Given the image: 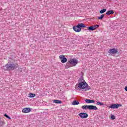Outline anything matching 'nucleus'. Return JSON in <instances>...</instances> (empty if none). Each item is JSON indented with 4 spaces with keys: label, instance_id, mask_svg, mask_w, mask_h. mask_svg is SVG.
Instances as JSON below:
<instances>
[{
    "label": "nucleus",
    "instance_id": "20",
    "mask_svg": "<svg viewBox=\"0 0 127 127\" xmlns=\"http://www.w3.org/2000/svg\"><path fill=\"white\" fill-rule=\"evenodd\" d=\"M104 16H105L104 14H102L100 17H98V19H103V18H104Z\"/></svg>",
    "mask_w": 127,
    "mask_h": 127
},
{
    "label": "nucleus",
    "instance_id": "12",
    "mask_svg": "<svg viewBox=\"0 0 127 127\" xmlns=\"http://www.w3.org/2000/svg\"><path fill=\"white\" fill-rule=\"evenodd\" d=\"M71 67H73V66L71 64V63L70 62V61H69L65 65V69H69V68H71Z\"/></svg>",
    "mask_w": 127,
    "mask_h": 127
},
{
    "label": "nucleus",
    "instance_id": "4",
    "mask_svg": "<svg viewBox=\"0 0 127 127\" xmlns=\"http://www.w3.org/2000/svg\"><path fill=\"white\" fill-rule=\"evenodd\" d=\"M81 109L82 110H94L95 111H97L98 110V108L94 105H83L82 106Z\"/></svg>",
    "mask_w": 127,
    "mask_h": 127
},
{
    "label": "nucleus",
    "instance_id": "10",
    "mask_svg": "<svg viewBox=\"0 0 127 127\" xmlns=\"http://www.w3.org/2000/svg\"><path fill=\"white\" fill-rule=\"evenodd\" d=\"M98 27H99V25H95L94 26L88 27L87 28L88 30H91L92 31H93V30H96V29H97V28H98Z\"/></svg>",
    "mask_w": 127,
    "mask_h": 127
},
{
    "label": "nucleus",
    "instance_id": "21",
    "mask_svg": "<svg viewBox=\"0 0 127 127\" xmlns=\"http://www.w3.org/2000/svg\"><path fill=\"white\" fill-rule=\"evenodd\" d=\"M0 124H1V126H4V125H5V123L4 122V121H0Z\"/></svg>",
    "mask_w": 127,
    "mask_h": 127
},
{
    "label": "nucleus",
    "instance_id": "1",
    "mask_svg": "<svg viewBox=\"0 0 127 127\" xmlns=\"http://www.w3.org/2000/svg\"><path fill=\"white\" fill-rule=\"evenodd\" d=\"M88 87V83H86V81H81L77 85H76L75 86V89H76V90H78V89H81V90H85L87 89V90H89Z\"/></svg>",
    "mask_w": 127,
    "mask_h": 127
},
{
    "label": "nucleus",
    "instance_id": "18",
    "mask_svg": "<svg viewBox=\"0 0 127 127\" xmlns=\"http://www.w3.org/2000/svg\"><path fill=\"white\" fill-rule=\"evenodd\" d=\"M106 11H107V9H103L100 11V13L102 14V13H104V12H106Z\"/></svg>",
    "mask_w": 127,
    "mask_h": 127
},
{
    "label": "nucleus",
    "instance_id": "19",
    "mask_svg": "<svg viewBox=\"0 0 127 127\" xmlns=\"http://www.w3.org/2000/svg\"><path fill=\"white\" fill-rule=\"evenodd\" d=\"M96 105H97V106H104V103L100 102H97Z\"/></svg>",
    "mask_w": 127,
    "mask_h": 127
},
{
    "label": "nucleus",
    "instance_id": "13",
    "mask_svg": "<svg viewBox=\"0 0 127 127\" xmlns=\"http://www.w3.org/2000/svg\"><path fill=\"white\" fill-rule=\"evenodd\" d=\"M86 103H87L88 104H92L95 103V101L93 100L90 99H86L85 100Z\"/></svg>",
    "mask_w": 127,
    "mask_h": 127
},
{
    "label": "nucleus",
    "instance_id": "23",
    "mask_svg": "<svg viewBox=\"0 0 127 127\" xmlns=\"http://www.w3.org/2000/svg\"><path fill=\"white\" fill-rule=\"evenodd\" d=\"M111 119L112 120H116V116L114 115H111Z\"/></svg>",
    "mask_w": 127,
    "mask_h": 127
},
{
    "label": "nucleus",
    "instance_id": "17",
    "mask_svg": "<svg viewBox=\"0 0 127 127\" xmlns=\"http://www.w3.org/2000/svg\"><path fill=\"white\" fill-rule=\"evenodd\" d=\"M29 96V98H34V97H35V94H33V93H29L28 94Z\"/></svg>",
    "mask_w": 127,
    "mask_h": 127
},
{
    "label": "nucleus",
    "instance_id": "3",
    "mask_svg": "<svg viewBox=\"0 0 127 127\" xmlns=\"http://www.w3.org/2000/svg\"><path fill=\"white\" fill-rule=\"evenodd\" d=\"M18 64H10V62H8L7 64L5 65V67L8 69V70H14L17 68Z\"/></svg>",
    "mask_w": 127,
    "mask_h": 127
},
{
    "label": "nucleus",
    "instance_id": "16",
    "mask_svg": "<svg viewBox=\"0 0 127 127\" xmlns=\"http://www.w3.org/2000/svg\"><path fill=\"white\" fill-rule=\"evenodd\" d=\"M107 15H110V14H114V10H109L106 12Z\"/></svg>",
    "mask_w": 127,
    "mask_h": 127
},
{
    "label": "nucleus",
    "instance_id": "9",
    "mask_svg": "<svg viewBox=\"0 0 127 127\" xmlns=\"http://www.w3.org/2000/svg\"><path fill=\"white\" fill-rule=\"evenodd\" d=\"M119 107H122L121 104H114L109 106L110 109H118Z\"/></svg>",
    "mask_w": 127,
    "mask_h": 127
},
{
    "label": "nucleus",
    "instance_id": "8",
    "mask_svg": "<svg viewBox=\"0 0 127 127\" xmlns=\"http://www.w3.org/2000/svg\"><path fill=\"white\" fill-rule=\"evenodd\" d=\"M78 116L81 118V119H87L88 118V114L86 113H81L78 114Z\"/></svg>",
    "mask_w": 127,
    "mask_h": 127
},
{
    "label": "nucleus",
    "instance_id": "7",
    "mask_svg": "<svg viewBox=\"0 0 127 127\" xmlns=\"http://www.w3.org/2000/svg\"><path fill=\"white\" fill-rule=\"evenodd\" d=\"M108 53L111 54L112 55H114V54H117L118 53V50L115 48L111 49L108 51Z\"/></svg>",
    "mask_w": 127,
    "mask_h": 127
},
{
    "label": "nucleus",
    "instance_id": "14",
    "mask_svg": "<svg viewBox=\"0 0 127 127\" xmlns=\"http://www.w3.org/2000/svg\"><path fill=\"white\" fill-rule=\"evenodd\" d=\"M80 104V102H78L77 100L73 101L72 103H71V105L72 106H76L77 105H79Z\"/></svg>",
    "mask_w": 127,
    "mask_h": 127
},
{
    "label": "nucleus",
    "instance_id": "24",
    "mask_svg": "<svg viewBox=\"0 0 127 127\" xmlns=\"http://www.w3.org/2000/svg\"><path fill=\"white\" fill-rule=\"evenodd\" d=\"M124 89H125V91H126V92H127V86H126Z\"/></svg>",
    "mask_w": 127,
    "mask_h": 127
},
{
    "label": "nucleus",
    "instance_id": "11",
    "mask_svg": "<svg viewBox=\"0 0 127 127\" xmlns=\"http://www.w3.org/2000/svg\"><path fill=\"white\" fill-rule=\"evenodd\" d=\"M22 113L24 114H27L28 113H30L31 112V109L30 108H25L22 110Z\"/></svg>",
    "mask_w": 127,
    "mask_h": 127
},
{
    "label": "nucleus",
    "instance_id": "5",
    "mask_svg": "<svg viewBox=\"0 0 127 127\" xmlns=\"http://www.w3.org/2000/svg\"><path fill=\"white\" fill-rule=\"evenodd\" d=\"M69 62L70 63V64H71L72 67H74L78 64V60L76 59H72L69 61Z\"/></svg>",
    "mask_w": 127,
    "mask_h": 127
},
{
    "label": "nucleus",
    "instance_id": "15",
    "mask_svg": "<svg viewBox=\"0 0 127 127\" xmlns=\"http://www.w3.org/2000/svg\"><path fill=\"white\" fill-rule=\"evenodd\" d=\"M53 103H55V104H62V101L55 99L53 101Z\"/></svg>",
    "mask_w": 127,
    "mask_h": 127
},
{
    "label": "nucleus",
    "instance_id": "22",
    "mask_svg": "<svg viewBox=\"0 0 127 127\" xmlns=\"http://www.w3.org/2000/svg\"><path fill=\"white\" fill-rule=\"evenodd\" d=\"M4 117H5L6 118H7V119H8L9 120H11V118L8 116L7 115H6V114H5L4 115Z\"/></svg>",
    "mask_w": 127,
    "mask_h": 127
},
{
    "label": "nucleus",
    "instance_id": "2",
    "mask_svg": "<svg viewBox=\"0 0 127 127\" xmlns=\"http://www.w3.org/2000/svg\"><path fill=\"white\" fill-rule=\"evenodd\" d=\"M86 27V26H85V24L81 23L78 24L77 26H73V29L75 32H80L81 30H82V28H85Z\"/></svg>",
    "mask_w": 127,
    "mask_h": 127
},
{
    "label": "nucleus",
    "instance_id": "6",
    "mask_svg": "<svg viewBox=\"0 0 127 127\" xmlns=\"http://www.w3.org/2000/svg\"><path fill=\"white\" fill-rule=\"evenodd\" d=\"M59 58L62 63H66L67 62V58H65V56L63 55H60Z\"/></svg>",
    "mask_w": 127,
    "mask_h": 127
}]
</instances>
